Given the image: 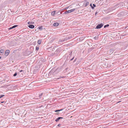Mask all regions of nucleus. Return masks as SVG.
<instances>
[{
	"label": "nucleus",
	"instance_id": "f257e3e1",
	"mask_svg": "<svg viewBox=\"0 0 128 128\" xmlns=\"http://www.w3.org/2000/svg\"><path fill=\"white\" fill-rule=\"evenodd\" d=\"M103 24H98L96 26V28L97 29H99L100 28L103 26Z\"/></svg>",
	"mask_w": 128,
	"mask_h": 128
},
{
	"label": "nucleus",
	"instance_id": "f03ea898",
	"mask_svg": "<svg viewBox=\"0 0 128 128\" xmlns=\"http://www.w3.org/2000/svg\"><path fill=\"white\" fill-rule=\"evenodd\" d=\"M12 86V84H8V85H5V86H2V87H3V88H8L9 86Z\"/></svg>",
	"mask_w": 128,
	"mask_h": 128
},
{
	"label": "nucleus",
	"instance_id": "7ed1b4c3",
	"mask_svg": "<svg viewBox=\"0 0 128 128\" xmlns=\"http://www.w3.org/2000/svg\"><path fill=\"white\" fill-rule=\"evenodd\" d=\"M28 27L30 28H34V26L32 25H28Z\"/></svg>",
	"mask_w": 128,
	"mask_h": 128
},
{
	"label": "nucleus",
	"instance_id": "20e7f679",
	"mask_svg": "<svg viewBox=\"0 0 128 128\" xmlns=\"http://www.w3.org/2000/svg\"><path fill=\"white\" fill-rule=\"evenodd\" d=\"M9 50H6L5 52V55H6L7 56L8 54L9 53Z\"/></svg>",
	"mask_w": 128,
	"mask_h": 128
},
{
	"label": "nucleus",
	"instance_id": "39448f33",
	"mask_svg": "<svg viewBox=\"0 0 128 128\" xmlns=\"http://www.w3.org/2000/svg\"><path fill=\"white\" fill-rule=\"evenodd\" d=\"M63 118L62 117H59L58 118H56L55 120V121L56 122H57L59 121V120L60 119H62Z\"/></svg>",
	"mask_w": 128,
	"mask_h": 128
},
{
	"label": "nucleus",
	"instance_id": "423d86ee",
	"mask_svg": "<svg viewBox=\"0 0 128 128\" xmlns=\"http://www.w3.org/2000/svg\"><path fill=\"white\" fill-rule=\"evenodd\" d=\"M56 12V11H53L51 13V14L52 16H54Z\"/></svg>",
	"mask_w": 128,
	"mask_h": 128
},
{
	"label": "nucleus",
	"instance_id": "0eeeda50",
	"mask_svg": "<svg viewBox=\"0 0 128 128\" xmlns=\"http://www.w3.org/2000/svg\"><path fill=\"white\" fill-rule=\"evenodd\" d=\"M58 23L56 22L54 24V26H58Z\"/></svg>",
	"mask_w": 128,
	"mask_h": 128
},
{
	"label": "nucleus",
	"instance_id": "6e6552de",
	"mask_svg": "<svg viewBox=\"0 0 128 128\" xmlns=\"http://www.w3.org/2000/svg\"><path fill=\"white\" fill-rule=\"evenodd\" d=\"M42 41L41 40H39L38 41V43L39 44H40L41 43Z\"/></svg>",
	"mask_w": 128,
	"mask_h": 128
},
{
	"label": "nucleus",
	"instance_id": "1a4fd4ad",
	"mask_svg": "<svg viewBox=\"0 0 128 128\" xmlns=\"http://www.w3.org/2000/svg\"><path fill=\"white\" fill-rule=\"evenodd\" d=\"M4 52V50L2 49L1 50H0V52L2 53H3Z\"/></svg>",
	"mask_w": 128,
	"mask_h": 128
},
{
	"label": "nucleus",
	"instance_id": "9d476101",
	"mask_svg": "<svg viewBox=\"0 0 128 128\" xmlns=\"http://www.w3.org/2000/svg\"><path fill=\"white\" fill-rule=\"evenodd\" d=\"M17 26V25H14V26H13L12 28H9L10 29H11L13 28H15Z\"/></svg>",
	"mask_w": 128,
	"mask_h": 128
},
{
	"label": "nucleus",
	"instance_id": "9b49d317",
	"mask_svg": "<svg viewBox=\"0 0 128 128\" xmlns=\"http://www.w3.org/2000/svg\"><path fill=\"white\" fill-rule=\"evenodd\" d=\"M63 108H62V109L60 110H56L55 111V112H57L61 111L62 110H63Z\"/></svg>",
	"mask_w": 128,
	"mask_h": 128
},
{
	"label": "nucleus",
	"instance_id": "f8f14e48",
	"mask_svg": "<svg viewBox=\"0 0 128 128\" xmlns=\"http://www.w3.org/2000/svg\"><path fill=\"white\" fill-rule=\"evenodd\" d=\"M75 10V8L73 9H72L70 10V12L74 11Z\"/></svg>",
	"mask_w": 128,
	"mask_h": 128
},
{
	"label": "nucleus",
	"instance_id": "ddd939ff",
	"mask_svg": "<svg viewBox=\"0 0 128 128\" xmlns=\"http://www.w3.org/2000/svg\"><path fill=\"white\" fill-rule=\"evenodd\" d=\"M42 94H43V93H41L40 94L39 96L40 98H41V97L42 96Z\"/></svg>",
	"mask_w": 128,
	"mask_h": 128
},
{
	"label": "nucleus",
	"instance_id": "4468645a",
	"mask_svg": "<svg viewBox=\"0 0 128 128\" xmlns=\"http://www.w3.org/2000/svg\"><path fill=\"white\" fill-rule=\"evenodd\" d=\"M39 48L38 47H36V50H37V51L39 50Z\"/></svg>",
	"mask_w": 128,
	"mask_h": 128
},
{
	"label": "nucleus",
	"instance_id": "2eb2a0df",
	"mask_svg": "<svg viewBox=\"0 0 128 128\" xmlns=\"http://www.w3.org/2000/svg\"><path fill=\"white\" fill-rule=\"evenodd\" d=\"M109 26V24H107V25H105L104 26V28H105L106 27H108V26Z\"/></svg>",
	"mask_w": 128,
	"mask_h": 128
},
{
	"label": "nucleus",
	"instance_id": "dca6fc26",
	"mask_svg": "<svg viewBox=\"0 0 128 128\" xmlns=\"http://www.w3.org/2000/svg\"><path fill=\"white\" fill-rule=\"evenodd\" d=\"M90 6L91 7H92V9H94V7H93L92 6V4H91L90 5Z\"/></svg>",
	"mask_w": 128,
	"mask_h": 128
},
{
	"label": "nucleus",
	"instance_id": "f3484780",
	"mask_svg": "<svg viewBox=\"0 0 128 128\" xmlns=\"http://www.w3.org/2000/svg\"><path fill=\"white\" fill-rule=\"evenodd\" d=\"M17 74V73L16 72L13 75V76H16Z\"/></svg>",
	"mask_w": 128,
	"mask_h": 128
},
{
	"label": "nucleus",
	"instance_id": "a211bd4d",
	"mask_svg": "<svg viewBox=\"0 0 128 128\" xmlns=\"http://www.w3.org/2000/svg\"><path fill=\"white\" fill-rule=\"evenodd\" d=\"M38 29H41L42 28V27L41 26H39L38 27Z\"/></svg>",
	"mask_w": 128,
	"mask_h": 128
},
{
	"label": "nucleus",
	"instance_id": "6ab92c4d",
	"mask_svg": "<svg viewBox=\"0 0 128 128\" xmlns=\"http://www.w3.org/2000/svg\"><path fill=\"white\" fill-rule=\"evenodd\" d=\"M4 96V95H0V98H1L2 97Z\"/></svg>",
	"mask_w": 128,
	"mask_h": 128
},
{
	"label": "nucleus",
	"instance_id": "aec40b11",
	"mask_svg": "<svg viewBox=\"0 0 128 128\" xmlns=\"http://www.w3.org/2000/svg\"><path fill=\"white\" fill-rule=\"evenodd\" d=\"M67 12H68V13H70V10L67 11Z\"/></svg>",
	"mask_w": 128,
	"mask_h": 128
},
{
	"label": "nucleus",
	"instance_id": "412c9836",
	"mask_svg": "<svg viewBox=\"0 0 128 128\" xmlns=\"http://www.w3.org/2000/svg\"><path fill=\"white\" fill-rule=\"evenodd\" d=\"M68 37H66L65 38L66 40H68Z\"/></svg>",
	"mask_w": 128,
	"mask_h": 128
},
{
	"label": "nucleus",
	"instance_id": "4be33fe9",
	"mask_svg": "<svg viewBox=\"0 0 128 128\" xmlns=\"http://www.w3.org/2000/svg\"><path fill=\"white\" fill-rule=\"evenodd\" d=\"M93 5L94 7H96V5L94 4H93Z\"/></svg>",
	"mask_w": 128,
	"mask_h": 128
},
{
	"label": "nucleus",
	"instance_id": "5701e85b",
	"mask_svg": "<svg viewBox=\"0 0 128 128\" xmlns=\"http://www.w3.org/2000/svg\"><path fill=\"white\" fill-rule=\"evenodd\" d=\"M112 49H110V51H112Z\"/></svg>",
	"mask_w": 128,
	"mask_h": 128
},
{
	"label": "nucleus",
	"instance_id": "b1692460",
	"mask_svg": "<svg viewBox=\"0 0 128 128\" xmlns=\"http://www.w3.org/2000/svg\"><path fill=\"white\" fill-rule=\"evenodd\" d=\"M23 71V70H20V72H22Z\"/></svg>",
	"mask_w": 128,
	"mask_h": 128
},
{
	"label": "nucleus",
	"instance_id": "393cba45",
	"mask_svg": "<svg viewBox=\"0 0 128 128\" xmlns=\"http://www.w3.org/2000/svg\"><path fill=\"white\" fill-rule=\"evenodd\" d=\"M64 13H65V14H66L68 13V12H67V11H66L64 12Z\"/></svg>",
	"mask_w": 128,
	"mask_h": 128
},
{
	"label": "nucleus",
	"instance_id": "a878e982",
	"mask_svg": "<svg viewBox=\"0 0 128 128\" xmlns=\"http://www.w3.org/2000/svg\"><path fill=\"white\" fill-rule=\"evenodd\" d=\"M28 24H30V22H28Z\"/></svg>",
	"mask_w": 128,
	"mask_h": 128
},
{
	"label": "nucleus",
	"instance_id": "bb28decb",
	"mask_svg": "<svg viewBox=\"0 0 128 128\" xmlns=\"http://www.w3.org/2000/svg\"><path fill=\"white\" fill-rule=\"evenodd\" d=\"M74 58V57H73L72 58V59H71L70 60H72Z\"/></svg>",
	"mask_w": 128,
	"mask_h": 128
},
{
	"label": "nucleus",
	"instance_id": "cd10ccee",
	"mask_svg": "<svg viewBox=\"0 0 128 128\" xmlns=\"http://www.w3.org/2000/svg\"><path fill=\"white\" fill-rule=\"evenodd\" d=\"M4 102H1V103H3Z\"/></svg>",
	"mask_w": 128,
	"mask_h": 128
},
{
	"label": "nucleus",
	"instance_id": "c85d7f7f",
	"mask_svg": "<svg viewBox=\"0 0 128 128\" xmlns=\"http://www.w3.org/2000/svg\"><path fill=\"white\" fill-rule=\"evenodd\" d=\"M60 124H58V126H60Z\"/></svg>",
	"mask_w": 128,
	"mask_h": 128
},
{
	"label": "nucleus",
	"instance_id": "c756f323",
	"mask_svg": "<svg viewBox=\"0 0 128 128\" xmlns=\"http://www.w3.org/2000/svg\"><path fill=\"white\" fill-rule=\"evenodd\" d=\"M103 0H100L102 1H103Z\"/></svg>",
	"mask_w": 128,
	"mask_h": 128
},
{
	"label": "nucleus",
	"instance_id": "7c9ffc66",
	"mask_svg": "<svg viewBox=\"0 0 128 128\" xmlns=\"http://www.w3.org/2000/svg\"><path fill=\"white\" fill-rule=\"evenodd\" d=\"M6 82H8V80L6 81Z\"/></svg>",
	"mask_w": 128,
	"mask_h": 128
},
{
	"label": "nucleus",
	"instance_id": "2f4dec72",
	"mask_svg": "<svg viewBox=\"0 0 128 128\" xmlns=\"http://www.w3.org/2000/svg\"><path fill=\"white\" fill-rule=\"evenodd\" d=\"M1 56H0V59H1Z\"/></svg>",
	"mask_w": 128,
	"mask_h": 128
},
{
	"label": "nucleus",
	"instance_id": "473e14b6",
	"mask_svg": "<svg viewBox=\"0 0 128 128\" xmlns=\"http://www.w3.org/2000/svg\"><path fill=\"white\" fill-rule=\"evenodd\" d=\"M63 77H60V78H63Z\"/></svg>",
	"mask_w": 128,
	"mask_h": 128
}]
</instances>
